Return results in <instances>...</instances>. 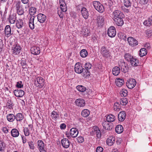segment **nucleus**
Returning <instances> with one entry per match:
<instances>
[{
    "mask_svg": "<svg viewBox=\"0 0 152 152\" xmlns=\"http://www.w3.org/2000/svg\"><path fill=\"white\" fill-rule=\"evenodd\" d=\"M93 4L95 8L99 12L102 13L104 11L103 5L99 1H94Z\"/></svg>",
    "mask_w": 152,
    "mask_h": 152,
    "instance_id": "nucleus-1",
    "label": "nucleus"
},
{
    "mask_svg": "<svg viewBox=\"0 0 152 152\" xmlns=\"http://www.w3.org/2000/svg\"><path fill=\"white\" fill-rule=\"evenodd\" d=\"M45 80L40 77H37L35 81V85L37 87L42 88L44 85Z\"/></svg>",
    "mask_w": 152,
    "mask_h": 152,
    "instance_id": "nucleus-2",
    "label": "nucleus"
},
{
    "mask_svg": "<svg viewBox=\"0 0 152 152\" xmlns=\"http://www.w3.org/2000/svg\"><path fill=\"white\" fill-rule=\"evenodd\" d=\"M113 17L114 20L118 18H123L124 15L120 11L118 10H116L113 12Z\"/></svg>",
    "mask_w": 152,
    "mask_h": 152,
    "instance_id": "nucleus-3",
    "label": "nucleus"
},
{
    "mask_svg": "<svg viewBox=\"0 0 152 152\" xmlns=\"http://www.w3.org/2000/svg\"><path fill=\"white\" fill-rule=\"evenodd\" d=\"M128 43L129 45L134 47L138 45L137 40L132 37H129L127 39Z\"/></svg>",
    "mask_w": 152,
    "mask_h": 152,
    "instance_id": "nucleus-4",
    "label": "nucleus"
},
{
    "mask_svg": "<svg viewBox=\"0 0 152 152\" xmlns=\"http://www.w3.org/2000/svg\"><path fill=\"white\" fill-rule=\"evenodd\" d=\"M108 35L111 37H114L116 34V29L113 26H111L109 28L107 31Z\"/></svg>",
    "mask_w": 152,
    "mask_h": 152,
    "instance_id": "nucleus-5",
    "label": "nucleus"
},
{
    "mask_svg": "<svg viewBox=\"0 0 152 152\" xmlns=\"http://www.w3.org/2000/svg\"><path fill=\"white\" fill-rule=\"evenodd\" d=\"M136 82L135 80L133 79H129L126 82V85L129 89H132L136 86Z\"/></svg>",
    "mask_w": 152,
    "mask_h": 152,
    "instance_id": "nucleus-6",
    "label": "nucleus"
},
{
    "mask_svg": "<svg viewBox=\"0 0 152 152\" xmlns=\"http://www.w3.org/2000/svg\"><path fill=\"white\" fill-rule=\"evenodd\" d=\"M37 145V148L40 152H46L45 149L44 143L42 140H39Z\"/></svg>",
    "mask_w": 152,
    "mask_h": 152,
    "instance_id": "nucleus-7",
    "label": "nucleus"
},
{
    "mask_svg": "<svg viewBox=\"0 0 152 152\" xmlns=\"http://www.w3.org/2000/svg\"><path fill=\"white\" fill-rule=\"evenodd\" d=\"M105 20V18L104 16H98L96 20V23L99 26H102L104 23Z\"/></svg>",
    "mask_w": 152,
    "mask_h": 152,
    "instance_id": "nucleus-8",
    "label": "nucleus"
},
{
    "mask_svg": "<svg viewBox=\"0 0 152 152\" xmlns=\"http://www.w3.org/2000/svg\"><path fill=\"white\" fill-rule=\"evenodd\" d=\"M75 71L78 74H80L83 72V68L79 63H76L75 66Z\"/></svg>",
    "mask_w": 152,
    "mask_h": 152,
    "instance_id": "nucleus-9",
    "label": "nucleus"
},
{
    "mask_svg": "<svg viewBox=\"0 0 152 152\" xmlns=\"http://www.w3.org/2000/svg\"><path fill=\"white\" fill-rule=\"evenodd\" d=\"M118 65L120 68H121V70L125 73L127 70V68L126 66L125 62L123 60H120L118 62Z\"/></svg>",
    "mask_w": 152,
    "mask_h": 152,
    "instance_id": "nucleus-10",
    "label": "nucleus"
},
{
    "mask_svg": "<svg viewBox=\"0 0 152 152\" xmlns=\"http://www.w3.org/2000/svg\"><path fill=\"white\" fill-rule=\"evenodd\" d=\"M21 48L19 45H15L12 48V54L14 55L19 54L21 51Z\"/></svg>",
    "mask_w": 152,
    "mask_h": 152,
    "instance_id": "nucleus-11",
    "label": "nucleus"
},
{
    "mask_svg": "<svg viewBox=\"0 0 152 152\" xmlns=\"http://www.w3.org/2000/svg\"><path fill=\"white\" fill-rule=\"evenodd\" d=\"M61 143L63 147L66 148H68L70 144L69 140L66 138H64L61 140Z\"/></svg>",
    "mask_w": 152,
    "mask_h": 152,
    "instance_id": "nucleus-12",
    "label": "nucleus"
},
{
    "mask_svg": "<svg viewBox=\"0 0 152 152\" xmlns=\"http://www.w3.org/2000/svg\"><path fill=\"white\" fill-rule=\"evenodd\" d=\"M101 54L103 56L107 58L110 56L109 50L105 47H102L101 49Z\"/></svg>",
    "mask_w": 152,
    "mask_h": 152,
    "instance_id": "nucleus-13",
    "label": "nucleus"
},
{
    "mask_svg": "<svg viewBox=\"0 0 152 152\" xmlns=\"http://www.w3.org/2000/svg\"><path fill=\"white\" fill-rule=\"evenodd\" d=\"M81 7V12L82 16L85 19H88L89 14L87 10L84 7Z\"/></svg>",
    "mask_w": 152,
    "mask_h": 152,
    "instance_id": "nucleus-14",
    "label": "nucleus"
},
{
    "mask_svg": "<svg viewBox=\"0 0 152 152\" xmlns=\"http://www.w3.org/2000/svg\"><path fill=\"white\" fill-rule=\"evenodd\" d=\"M12 33H11V29L10 26L9 25L6 26L4 29V34L7 37H10Z\"/></svg>",
    "mask_w": 152,
    "mask_h": 152,
    "instance_id": "nucleus-15",
    "label": "nucleus"
},
{
    "mask_svg": "<svg viewBox=\"0 0 152 152\" xmlns=\"http://www.w3.org/2000/svg\"><path fill=\"white\" fill-rule=\"evenodd\" d=\"M30 50L32 54L35 55L39 54L40 52V48L36 46L32 47L30 49Z\"/></svg>",
    "mask_w": 152,
    "mask_h": 152,
    "instance_id": "nucleus-16",
    "label": "nucleus"
},
{
    "mask_svg": "<svg viewBox=\"0 0 152 152\" xmlns=\"http://www.w3.org/2000/svg\"><path fill=\"white\" fill-rule=\"evenodd\" d=\"M14 93L16 96L19 97L23 96L24 94V92L23 91L18 89L15 90L14 91Z\"/></svg>",
    "mask_w": 152,
    "mask_h": 152,
    "instance_id": "nucleus-17",
    "label": "nucleus"
},
{
    "mask_svg": "<svg viewBox=\"0 0 152 152\" xmlns=\"http://www.w3.org/2000/svg\"><path fill=\"white\" fill-rule=\"evenodd\" d=\"M59 3L61 11L63 12H66L67 10V9L66 4L64 1V0H60Z\"/></svg>",
    "mask_w": 152,
    "mask_h": 152,
    "instance_id": "nucleus-18",
    "label": "nucleus"
},
{
    "mask_svg": "<svg viewBox=\"0 0 152 152\" xmlns=\"http://www.w3.org/2000/svg\"><path fill=\"white\" fill-rule=\"evenodd\" d=\"M38 21L41 23H44L46 19V16L42 14L39 13L37 15Z\"/></svg>",
    "mask_w": 152,
    "mask_h": 152,
    "instance_id": "nucleus-19",
    "label": "nucleus"
},
{
    "mask_svg": "<svg viewBox=\"0 0 152 152\" xmlns=\"http://www.w3.org/2000/svg\"><path fill=\"white\" fill-rule=\"evenodd\" d=\"M70 134L73 137H76L78 134V131L76 128H73L70 129Z\"/></svg>",
    "mask_w": 152,
    "mask_h": 152,
    "instance_id": "nucleus-20",
    "label": "nucleus"
},
{
    "mask_svg": "<svg viewBox=\"0 0 152 152\" xmlns=\"http://www.w3.org/2000/svg\"><path fill=\"white\" fill-rule=\"evenodd\" d=\"M126 114L124 111H122L120 112L118 115V120L121 121H123L126 118Z\"/></svg>",
    "mask_w": 152,
    "mask_h": 152,
    "instance_id": "nucleus-21",
    "label": "nucleus"
},
{
    "mask_svg": "<svg viewBox=\"0 0 152 152\" xmlns=\"http://www.w3.org/2000/svg\"><path fill=\"white\" fill-rule=\"evenodd\" d=\"M115 139L113 136H111L109 137L107 140V143L109 146H111L114 143Z\"/></svg>",
    "mask_w": 152,
    "mask_h": 152,
    "instance_id": "nucleus-22",
    "label": "nucleus"
},
{
    "mask_svg": "<svg viewBox=\"0 0 152 152\" xmlns=\"http://www.w3.org/2000/svg\"><path fill=\"white\" fill-rule=\"evenodd\" d=\"M16 22V26L18 28H21L24 26V21L21 19H18Z\"/></svg>",
    "mask_w": 152,
    "mask_h": 152,
    "instance_id": "nucleus-23",
    "label": "nucleus"
},
{
    "mask_svg": "<svg viewBox=\"0 0 152 152\" xmlns=\"http://www.w3.org/2000/svg\"><path fill=\"white\" fill-rule=\"evenodd\" d=\"M75 102L76 105L78 106L82 107L85 105V102L82 99H77Z\"/></svg>",
    "mask_w": 152,
    "mask_h": 152,
    "instance_id": "nucleus-24",
    "label": "nucleus"
},
{
    "mask_svg": "<svg viewBox=\"0 0 152 152\" xmlns=\"http://www.w3.org/2000/svg\"><path fill=\"white\" fill-rule=\"evenodd\" d=\"M115 83L117 86L120 87L124 83V79L120 78H116L115 80Z\"/></svg>",
    "mask_w": 152,
    "mask_h": 152,
    "instance_id": "nucleus-25",
    "label": "nucleus"
},
{
    "mask_svg": "<svg viewBox=\"0 0 152 152\" xmlns=\"http://www.w3.org/2000/svg\"><path fill=\"white\" fill-rule=\"evenodd\" d=\"M34 16H31L29 19V27L31 29H33L34 28Z\"/></svg>",
    "mask_w": 152,
    "mask_h": 152,
    "instance_id": "nucleus-26",
    "label": "nucleus"
},
{
    "mask_svg": "<svg viewBox=\"0 0 152 152\" xmlns=\"http://www.w3.org/2000/svg\"><path fill=\"white\" fill-rule=\"evenodd\" d=\"M129 61H130L131 65L133 66H138L139 64V62L138 60L134 57Z\"/></svg>",
    "mask_w": 152,
    "mask_h": 152,
    "instance_id": "nucleus-27",
    "label": "nucleus"
},
{
    "mask_svg": "<svg viewBox=\"0 0 152 152\" xmlns=\"http://www.w3.org/2000/svg\"><path fill=\"white\" fill-rule=\"evenodd\" d=\"M6 117L7 120L10 122H13L15 119V115L13 114H8Z\"/></svg>",
    "mask_w": 152,
    "mask_h": 152,
    "instance_id": "nucleus-28",
    "label": "nucleus"
},
{
    "mask_svg": "<svg viewBox=\"0 0 152 152\" xmlns=\"http://www.w3.org/2000/svg\"><path fill=\"white\" fill-rule=\"evenodd\" d=\"M122 18H121L116 19H115V20H114L115 23L117 26H122L124 24V22Z\"/></svg>",
    "mask_w": 152,
    "mask_h": 152,
    "instance_id": "nucleus-29",
    "label": "nucleus"
},
{
    "mask_svg": "<svg viewBox=\"0 0 152 152\" xmlns=\"http://www.w3.org/2000/svg\"><path fill=\"white\" fill-rule=\"evenodd\" d=\"M81 34L85 37L88 36L90 34V31L87 28H83L81 31Z\"/></svg>",
    "mask_w": 152,
    "mask_h": 152,
    "instance_id": "nucleus-30",
    "label": "nucleus"
},
{
    "mask_svg": "<svg viewBox=\"0 0 152 152\" xmlns=\"http://www.w3.org/2000/svg\"><path fill=\"white\" fill-rule=\"evenodd\" d=\"M120 72V68L118 66H115L113 69V74L115 76H117L118 75Z\"/></svg>",
    "mask_w": 152,
    "mask_h": 152,
    "instance_id": "nucleus-31",
    "label": "nucleus"
},
{
    "mask_svg": "<svg viewBox=\"0 0 152 152\" xmlns=\"http://www.w3.org/2000/svg\"><path fill=\"white\" fill-rule=\"evenodd\" d=\"M102 126L106 130H110L112 129V127L110 126L109 122L107 121H105L103 123Z\"/></svg>",
    "mask_w": 152,
    "mask_h": 152,
    "instance_id": "nucleus-32",
    "label": "nucleus"
},
{
    "mask_svg": "<svg viewBox=\"0 0 152 152\" xmlns=\"http://www.w3.org/2000/svg\"><path fill=\"white\" fill-rule=\"evenodd\" d=\"M24 118V115L20 113H17L15 115V119L17 121H20L23 120Z\"/></svg>",
    "mask_w": 152,
    "mask_h": 152,
    "instance_id": "nucleus-33",
    "label": "nucleus"
},
{
    "mask_svg": "<svg viewBox=\"0 0 152 152\" xmlns=\"http://www.w3.org/2000/svg\"><path fill=\"white\" fill-rule=\"evenodd\" d=\"M143 24L148 26H150L152 25V16H151L147 20H145Z\"/></svg>",
    "mask_w": 152,
    "mask_h": 152,
    "instance_id": "nucleus-34",
    "label": "nucleus"
},
{
    "mask_svg": "<svg viewBox=\"0 0 152 152\" xmlns=\"http://www.w3.org/2000/svg\"><path fill=\"white\" fill-rule=\"evenodd\" d=\"M115 119V117L112 115H107L106 117L107 121L108 122H113Z\"/></svg>",
    "mask_w": 152,
    "mask_h": 152,
    "instance_id": "nucleus-35",
    "label": "nucleus"
},
{
    "mask_svg": "<svg viewBox=\"0 0 152 152\" xmlns=\"http://www.w3.org/2000/svg\"><path fill=\"white\" fill-rule=\"evenodd\" d=\"M115 131L118 134L121 133L123 131V128L121 125H118L115 128Z\"/></svg>",
    "mask_w": 152,
    "mask_h": 152,
    "instance_id": "nucleus-36",
    "label": "nucleus"
},
{
    "mask_svg": "<svg viewBox=\"0 0 152 152\" xmlns=\"http://www.w3.org/2000/svg\"><path fill=\"white\" fill-rule=\"evenodd\" d=\"M11 133L12 136L14 137H18L19 134V133L18 130L15 129H12L11 131Z\"/></svg>",
    "mask_w": 152,
    "mask_h": 152,
    "instance_id": "nucleus-37",
    "label": "nucleus"
},
{
    "mask_svg": "<svg viewBox=\"0 0 152 152\" xmlns=\"http://www.w3.org/2000/svg\"><path fill=\"white\" fill-rule=\"evenodd\" d=\"M14 7H15L16 11L19 9H20L22 7V5L20 1H17L15 2L14 4Z\"/></svg>",
    "mask_w": 152,
    "mask_h": 152,
    "instance_id": "nucleus-38",
    "label": "nucleus"
},
{
    "mask_svg": "<svg viewBox=\"0 0 152 152\" xmlns=\"http://www.w3.org/2000/svg\"><path fill=\"white\" fill-rule=\"evenodd\" d=\"M90 114L89 111L87 109L83 110L81 112L82 115L84 117H86L88 116Z\"/></svg>",
    "mask_w": 152,
    "mask_h": 152,
    "instance_id": "nucleus-39",
    "label": "nucleus"
},
{
    "mask_svg": "<svg viewBox=\"0 0 152 152\" xmlns=\"http://www.w3.org/2000/svg\"><path fill=\"white\" fill-rule=\"evenodd\" d=\"M9 22L11 24H14L16 19V17L14 15H11L9 17Z\"/></svg>",
    "mask_w": 152,
    "mask_h": 152,
    "instance_id": "nucleus-40",
    "label": "nucleus"
},
{
    "mask_svg": "<svg viewBox=\"0 0 152 152\" xmlns=\"http://www.w3.org/2000/svg\"><path fill=\"white\" fill-rule=\"evenodd\" d=\"M37 10V9L35 7H31L29 10V13L30 15H34L36 12Z\"/></svg>",
    "mask_w": 152,
    "mask_h": 152,
    "instance_id": "nucleus-41",
    "label": "nucleus"
},
{
    "mask_svg": "<svg viewBox=\"0 0 152 152\" xmlns=\"http://www.w3.org/2000/svg\"><path fill=\"white\" fill-rule=\"evenodd\" d=\"M147 54V51L145 48L141 49L140 51V56L141 57H143Z\"/></svg>",
    "mask_w": 152,
    "mask_h": 152,
    "instance_id": "nucleus-42",
    "label": "nucleus"
},
{
    "mask_svg": "<svg viewBox=\"0 0 152 152\" xmlns=\"http://www.w3.org/2000/svg\"><path fill=\"white\" fill-rule=\"evenodd\" d=\"M5 147V144L3 141L0 140V152H4Z\"/></svg>",
    "mask_w": 152,
    "mask_h": 152,
    "instance_id": "nucleus-43",
    "label": "nucleus"
},
{
    "mask_svg": "<svg viewBox=\"0 0 152 152\" xmlns=\"http://www.w3.org/2000/svg\"><path fill=\"white\" fill-rule=\"evenodd\" d=\"M133 57H134L133 56L129 53H126L124 55L125 59L128 61H129Z\"/></svg>",
    "mask_w": 152,
    "mask_h": 152,
    "instance_id": "nucleus-44",
    "label": "nucleus"
},
{
    "mask_svg": "<svg viewBox=\"0 0 152 152\" xmlns=\"http://www.w3.org/2000/svg\"><path fill=\"white\" fill-rule=\"evenodd\" d=\"M120 104L123 105H126L128 103L127 99L126 98H123L120 99Z\"/></svg>",
    "mask_w": 152,
    "mask_h": 152,
    "instance_id": "nucleus-45",
    "label": "nucleus"
},
{
    "mask_svg": "<svg viewBox=\"0 0 152 152\" xmlns=\"http://www.w3.org/2000/svg\"><path fill=\"white\" fill-rule=\"evenodd\" d=\"M124 4L127 7H130L131 6V3L129 0H124Z\"/></svg>",
    "mask_w": 152,
    "mask_h": 152,
    "instance_id": "nucleus-46",
    "label": "nucleus"
},
{
    "mask_svg": "<svg viewBox=\"0 0 152 152\" xmlns=\"http://www.w3.org/2000/svg\"><path fill=\"white\" fill-rule=\"evenodd\" d=\"M80 56L83 58L86 57L88 55V52L85 49L82 50L80 52Z\"/></svg>",
    "mask_w": 152,
    "mask_h": 152,
    "instance_id": "nucleus-47",
    "label": "nucleus"
},
{
    "mask_svg": "<svg viewBox=\"0 0 152 152\" xmlns=\"http://www.w3.org/2000/svg\"><path fill=\"white\" fill-rule=\"evenodd\" d=\"M77 90L80 92H83L85 91L86 88L83 86H78L77 87Z\"/></svg>",
    "mask_w": 152,
    "mask_h": 152,
    "instance_id": "nucleus-48",
    "label": "nucleus"
},
{
    "mask_svg": "<svg viewBox=\"0 0 152 152\" xmlns=\"http://www.w3.org/2000/svg\"><path fill=\"white\" fill-rule=\"evenodd\" d=\"M83 76L84 77H87L90 76V73L88 70L83 69Z\"/></svg>",
    "mask_w": 152,
    "mask_h": 152,
    "instance_id": "nucleus-49",
    "label": "nucleus"
},
{
    "mask_svg": "<svg viewBox=\"0 0 152 152\" xmlns=\"http://www.w3.org/2000/svg\"><path fill=\"white\" fill-rule=\"evenodd\" d=\"M127 91L125 89H122L120 92L121 95L124 96H126L127 94Z\"/></svg>",
    "mask_w": 152,
    "mask_h": 152,
    "instance_id": "nucleus-50",
    "label": "nucleus"
},
{
    "mask_svg": "<svg viewBox=\"0 0 152 152\" xmlns=\"http://www.w3.org/2000/svg\"><path fill=\"white\" fill-rule=\"evenodd\" d=\"M58 115V114L55 111H53L52 112L51 116L53 118H56Z\"/></svg>",
    "mask_w": 152,
    "mask_h": 152,
    "instance_id": "nucleus-51",
    "label": "nucleus"
},
{
    "mask_svg": "<svg viewBox=\"0 0 152 152\" xmlns=\"http://www.w3.org/2000/svg\"><path fill=\"white\" fill-rule=\"evenodd\" d=\"M24 132L26 136H28L30 133L28 128L27 127H25L24 129Z\"/></svg>",
    "mask_w": 152,
    "mask_h": 152,
    "instance_id": "nucleus-52",
    "label": "nucleus"
},
{
    "mask_svg": "<svg viewBox=\"0 0 152 152\" xmlns=\"http://www.w3.org/2000/svg\"><path fill=\"white\" fill-rule=\"evenodd\" d=\"M96 130L97 131L95 132V134H96L97 137L98 138L100 137L101 136V133L99 128H96Z\"/></svg>",
    "mask_w": 152,
    "mask_h": 152,
    "instance_id": "nucleus-53",
    "label": "nucleus"
},
{
    "mask_svg": "<svg viewBox=\"0 0 152 152\" xmlns=\"http://www.w3.org/2000/svg\"><path fill=\"white\" fill-rule=\"evenodd\" d=\"M77 141L79 143H82L84 141V138L82 136H79L77 138Z\"/></svg>",
    "mask_w": 152,
    "mask_h": 152,
    "instance_id": "nucleus-54",
    "label": "nucleus"
},
{
    "mask_svg": "<svg viewBox=\"0 0 152 152\" xmlns=\"http://www.w3.org/2000/svg\"><path fill=\"white\" fill-rule=\"evenodd\" d=\"M16 12L18 15H22L24 13L23 10V7L16 10Z\"/></svg>",
    "mask_w": 152,
    "mask_h": 152,
    "instance_id": "nucleus-55",
    "label": "nucleus"
},
{
    "mask_svg": "<svg viewBox=\"0 0 152 152\" xmlns=\"http://www.w3.org/2000/svg\"><path fill=\"white\" fill-rule=\"evenodd\" d=\"M91 65L89 63H86L85 64V67L86 69L87 70L90 69L91 67Z\"/></svg>",
    "mask_w": 152,
    "mask_h": 152,
    "instance_id": "nucleus-56",
    "label": "nucleus"
},
{
    "mask_svg": "<svg viewBox=\"0 0 152 152\" xmlns=\"http://www.w3.org/2000/svg\"><path fill=\"white\" fill-rule=\"evenodd\" d=\"M22 84V82L21 81H19L17 82V84L16 85V87L17 88H22L23 86V85Z\"/></svg>",
    "mask_w": 152,
    "mask_h": 152,
    "instance_id": "nucleus-57",
    "label": "nucleus"
},
{
    "mask_svg": "<svg viewBox=\"0 0 152 152\" xmlns=\"http://www.w3.org/2000/svg\"><path fill=\"white\" fill-rule=\"evenodd\" d=\"M13 105L12 104V103L11 102H8L6 104V106L7 108L9 109H11L12 107V106Z\"/></svg>",
    "mask_w": 152,
    "mask_h": 152,
    "instance_id": "nucleus-58",
    "label": "nucleus"
},
{
    "mask_svg": "<svg viewBox=\"0 0 152 152\" xmlns=\"http://www.w3.org/2000/svg\"><path fill=\"white\" fill-rule=\"evenodd\" d=\"M28 145L30 147V148L31 149H34V146L32 141L28 142Z\"/></svg>",
    "mask_w": 152,
    "mask_h": 152,
    "instance_id": "nucleus-59",
    "label": "nucleus"
},
{
    "mask_svg": "<svg viewBox=\"0 0 152 152\" xmlns=\"http://www.w3.org/2000/svg\"><path fill=\"white\" fill-rule=\"evenodd\" d=\"M2 130L4 133L7 134L9 132V130L6 127H3Z\"/></svg>",
    "mask_w": 152,
    "mask_h": 152,
    "instance_id": "nucleus-60",
    "label": "nucleus"
},
{
    "mask_svg": "<svg viewBox=\"0 0 152 152\" xmlns=\"http://www.w3.org/2000/svg\"><path fill=\"white\" fill-rule=\"evenodd\" d=\"M146 34L148 37H150L152 35V31L148 30L146 31Z\"/></svg>",
    "mask_w": 152,
    "mask_h": 152,
    "instance_id": "nucleus-61",
    "label": "nucleus"
},
{
    "mask_svg": "<svg viewBox=\"0 0 152 152\" xmlns=\"http://www.w3.org/2000/svg\"><path fill=\"white\" fill-rule=\"evenodd\" d=\"M103 151V148L100 146L97 147L96 149V152H102Z\"/></svg>",
    "mask_w": 152,
    "mask_h": 152,
    "instance_id": "nucleus-62",
    "label": "nucleus"
},
{
    "mask_svg": "<svg viewBox=\"0 0 152 152\" xmlns=\"http://www.w3.org/2000/svg\"><path fill=\"white\" fill-rule=\"evenodd\" d=\"M140 2L143 4H146L148 1V0H140Z\"/></svg>",
    "mask_w": 152,
    "mask_h": 152,
    "instance_id": "nucleus-63",
    "label": "nucleus"
},
{
    "mask_svg": "<svg viewBox=\"0 0 152 152\" xmlns=\"http://www.w3.org/2000/svg\"><path fill=\"white\" fill-rule=\"evenodd\" d=\"M66 125L64 124H61L60 126V128L62 129H65L66 128Z\"/></svg>",
    "mask_w": 152,
    "mask_h": 152,
    "instance_id": "nucleus-64",
    "label": "nucleus"
}]
</instances>
